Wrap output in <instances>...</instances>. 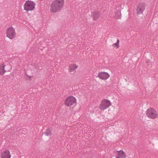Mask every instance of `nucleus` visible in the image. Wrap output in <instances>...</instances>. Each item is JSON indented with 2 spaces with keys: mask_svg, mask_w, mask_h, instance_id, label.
<instances>
[{
  "mask_svg": "<svg viewBox=\"0 0 158 158\" xmlns=\"http://www.w3.org/2000/svg\"><path fill=\"white\" fill-rule=\"evenodd\" d=\"M52 130L51 128H48L43 133L42 135L45 136H51L52 135Z\"/></svg>",
  "mask_w": 158,
  "mask_h": 158,
  "instance_id": "nucleus-13",
  "label": "nucleus"
},
{
  "mask_svg": "<svg viewBox=\"0 0 158 158\" xmlns=\"http://www.w3.org/2000/svg\"><path fill=\"white\" fill-rule=\"evenodd\" d=\"M77 102L76 98L73 96L68 97L64 101V105L68 106L70 107L74 105Z\"/></svg>",
  "mask_w": 158,
  "mask_h": 158,
  "instance_id": "nucleus-3",
  "label": "nucleus"
},
{
  "mask_svg": "<svg viewBox=\"0 0 158 158\" xmlns=\"http://www.w3.org/2000/svg\"><path fill=\"white\" fill-rule=\"evenodd\" d=\"M11 68V66L9 64L0 66V75H2L5 72L10 71Z\"/></svg>",
  "mask_w": 158,
  "mask_h": 158,
  "instance_id": "nucleus-8",
  "label": "nucleus"
},
{
  "mask_svg": "<svg viewBox=\"0 0 158 158\" xmlns=\"http://www.w3.org/2000/svg\"><path fill=\"white\" fill-rule=\"evenodd\" d=\"M97 77L102 80H106L110 77V75L107 72H101L98 73Z\"/></svg>",
  "mask_w": 158,
  "mask_h": 158,
  "instance_id": "nucleus-7",
  "label": "nucleus"
},
{
  "mask_svg": "<svg viewBox=\"0 0 158 158\" xmlns=\"http://www.w3.org/2000/svg\"><path fill=\"white\" fill-rule=\"evenodd\" d=\"M78 66L76 64H71L69 65L68 71L69 72L71 73L74 71L78 68Z\"/></svg>",
  "mask_w": 158,
  "mask_h": 158,
  "instance_id": "nucleus-11",
  "label": "nucleus"
},
{
  "mask_svg": "<svg viewBox=\"0 0 158 158\" xmlns=\"http://www.w3.org/2000/svg\"><path fill=\"white\" fill-rule=\"evenodd\" d=\"M10 152L7 150L3 152L1 154L2 158H10Z\"/></svg>",
  "mask_w": 158,
  "mask_h": 158,
  "instance_id": "nucleus-12",
  "label": "nucleus"
},
{
  "mask_svg": "<svg viewBox=\"0 0 158 158\" xmlns=\"http://www.w3.org/2000/svg\"><path fill=\"white\" fill-rule=\"evenodd\" d=\"M116 154L117 156L116 158H126V153L122 150L117 151Z\"/></svg>",
  "mask_w": 158,
  "mask_h": 158,
  "instance_id": "nucleus-9",
  "label": "nucleus"
},
{
  "mask_svg": "<svg viewBox=\"0 0 158 158\" xmlns=\"http://www.w3.org/2000/svg\"><path fill=\"white\" fill-rule=\"evenodd\" d=\"M121 11H118L115 13V17L117 19H120L121 18Z\"/></svg>",
  "mask_w": 158,
  "mask_h": 158,
  "instance_id": "nucleus-15",
  "label": "nucleus"
},
{
  "mask_svg": "<svg viewBox=\"0 0 158 158\" xmlns=\"http://www.w3.org/2000/svg\"><path fill=\"white\" fill-rule=\"evenodd\" d=\"M35 5V4L33 1H26L24 5V9L27 11L32 10L34 9Z\"/></svg>",
  "mask_w": 158,
  "mask_h": 158,
  "instance_id": "nucleus-5",
  "label": "nucleus"
},
{
  "mask_svg": "<svg viewBox=\"0 0 158 158\" xmlns=\"http://www.w3.org/2000/svg\"><path fill=\"white\" fill-rule=\"evenodd\" d=\"M144 9L145 6L143 4H138L137 9V13L139 14H142Z\"/></svg>",
  "mask_w": 158,
  "mask_h": 158,
  "instance_id": "nucleus-10",
  "label": "nucleus"
},
{
  "mask_svg": "<svg viewBox=\"0 0 158 158\" xmlns=\"http://www.w3.org/2000/svg\"><path fill=\"white\" fill-rule=\"evenodd\" d=\"M7 37L10 39H12L15 35V31L13 27H10L6 30Z\"/></svg>",
  "mask_w": 158,
  "mask_h": 158,
  "instance_id": "nucleus-6",
  "label": "nucleus"
},
{
  "mask_svg": "<svg viewBox=\"0 0 158 158\" xmlns=\"http://www.w3.org/2000/svg\"><path fill=\"white\" fill-rule=\"evenodd\" d=\"M29 77V78L30 79V77H31V76H28Z\"/></svg>",
  "mask_w": 158,
  "mask_h": 158,
  "instance_id": "nucleus-18",
  "label": "nucleus"
},
{
  "mask_svg": "<svg viewBox=\"0 0 158 158\" xmlns=\"http://www.w3.org/2000/svg\"><path fill=\"white\" fill-rule=\"evenodd\" d=\"M9 69V68H7V67H6L5 68V69Z\"/></svg>",
  "mask_w": 158,
  "mask_h": 158,
  "instance_id": "nucleus-17",
  "label": "nucleus"
},
{
  "mask_svg": "<svg viewBox=\"0 0 158 158\" xmlns=\"http://www.w3.org/2000/svg\"><path fill=\"white\" fill-rule=\"evenodd\" d=\"M111 105V102L110 100L103 99L101 101L99 108L100 110H104L110 107Z\"/></svg>",
  "mask_w": 158,
  "mask_h": 158,
  "instance_id": "nucleus-4",
  "label": "nucleus"
},
{
  "mask_svg": "<svg viewBox=\"0 0 158 158\" xmlns=\"http://www.w3.org/2000/svg\"><path fill=\"white\" fill-rule=\"evenodd\" d=\"M98 18V17H97V18H94V20H95L97 18Z\"/></svg>",
  "mask_w": 158,
  "mask_h": 158,
  "instance_id": "nucleus-16",
  "label": "nucleus"
},
{
  "mask_svg": "<svg viewBox=\"0 0 158 158\" xmlns=\"http://www.w3.org/2000/svg\"><path fill=\"white\" fill-rule=\"evenodd\" d=\"M146 114L149 118L154 119L158 118V113L157 111L152 108H149L146 112Z\"/></svg>",
  "mask_w": 158,
  "mask_h": 158,
  "instance_id": "nucleus-2",
  "label": "nucleus"
},
{
  "mask_svg": "<svg viewBox=\"0 0 158 158\" xmlns=\"http://www.w3.org/2000/svg\"><path fill=\"white\" fill-rule=\"evenodd\" d=\"M119 41L118 39L117 40V42L115 43L114 44L112 45V46L113 48H118L119 47Z\"/></svg>",
  "mask_w": 158,
  "mask_h": 158,
  "instance_id": "nucleus-14",
  "label": "nucleus"
},
{
  "mask_svg": "<svg viewBox=\"0 0 158 158\" xmlns=\"http://www.w3.org/2000/svg\"><path fill=\"white\" fill-rule=\"evenodd\" d=\"M64 0H55L51 3L50 10L52 13H56L61 10L64 5Z\"/></svg>",
  "mask_w": 158,
  "mask_h": 158,
  "instance_id": "nucleus-1",
  "label": "nucleus"
}]
</instances>
